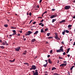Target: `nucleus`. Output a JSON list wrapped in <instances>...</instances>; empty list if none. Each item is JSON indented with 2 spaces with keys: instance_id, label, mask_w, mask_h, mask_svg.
<instances>
[{
  "instance_id": "393cba45",
  "label": "nucleus",
  "mask_w": 75,
  "mask_h": 75,
  "mask_svg": "<svg viewBox=\"0 0 75 75\" xmlns=\"http://www.w3.org/2000/svg\"><path fill=\"white\" fill-rule=\"evenodd\" d=\"M65 31L64 30V31L62 32V34H63V35H65Z\"/></svg>"
},
{
  "instance_id": "f8f14e48",
  "label": "nucleus",
  "mask_w": 75,
  "mask_h": 75,
  "mask_svg": "<svg viewBox=\"0 0 75 75\" xmlns=\"http://www.w3.org/2000/svg\"><path fill=\"white\" fill-rule=\"evenodd\" d=\"M48 62H49V63L50 64H52V61H51V59H49L48 60Z\"/></svg>"
},
{
  "instance_id": "49530a36",
  "label": "nucleus",
  "mask_w": 75,
  "mask_h": 75,
  "mask_svg": "<svg viewBox=\"0 0 75 75\" xmlns=\"http://www.w3.org/2000/svg\"><path fill=\"white\" fill-rule=\"evenodd\" d=\"M36 23V22L35 21L33 23V24H35Z\"/></svg>"
},
{
  "instance_id": "e2e57ef3",
  "label": "nucleus",
  "mask_w": 75,
  "mask_h": 75,
  "mask_svg": "<svg viewBox=\"0 0 75 75\" xmlns=\"http://www.w3.org/2000/svg\"><path fill=\"white\" fill-rule=\"evenodd\" d=\"M1 41V40H0V42H2V41Z\"/></svg>"
},
{
  "instance_id": "4468645a",
  "label": "nucleus",
  "mask_w": 75,
  "mask_h": 75,
  "mask_svg": "<svg viewBox=\"0 0 75 75\" xmlns=\"http://www.w3.org/2000/svg\"><path fill=\"white\" fill-rule=\"evenodd\" d=\"M14 61H15V59H14L13 60H9V62H13Z\"/></svg>"
},
{
  "instance_id": "f704fd0d",
  "label": "nucleus",
  "mask_w": 75,
  "mask_h": 75,
  "mask_svg": "<svg viewBox=\"0 0 75 75\" xmlns=\"http://www.w3.org/2000/svg\"><path fill=\"white\" fill-rule=\"evenodd\" d=\"M55 9H54V8H52V11H55Z\"/></svg>"
},
{
  "instance_id": "7c9ffc66",
  "label": "nucleus",
  "mask_w": 75,
  "mask_h": 75,
  "mask_svg": "<svg viewBox=\"0 0 75 75\" xmlns=\"http://www.w3.org/2000/svg\"><path fill=\"white\" fill-rule=\"evenodd\" d=\"M72 27V25H68V28H69V27Z\"/></svg>"
},
{
  "instance_id": "2f4dec72",
  "label": "nucleus",
  "mask_w": 75,
  "mask_h": 75,
  "mask_svg": "<svg viewBox=\"0 0 75 75\" xmlns=\"http://www.w3.org/2000/svg\"><path fill=\"white\" fill-rule=\"evenodd\" d=\"M47 65L46 64H44L43 65V67H47Z\"/></svg>"
},
{
  "instance_id": "39448f33",
  "label": "nucleus",
  "mask_w": 75,
  "mask_h": 75,
  "mask_svg": "<svg viewBox=\"0 0 75 75\" xmlns=\"http://www.w3.org/2000/svg\"><path fill=\"white\" fill-rule=\"evenodd\" d=\"M67 64V63L62 64L60 65V67H66Z\"/></svg>"
},
{
  "instance_id": "a18cd8bd",
  "label": "nucleus",
  "mask_w": 75,
  "mask_h": 75,
  "mask_svg": "<svg viewBox=\"0 0 75 75\" xmlns=\"http://www.w3.org/2000/svg\"><path fill=\"white\" fill-rule=\"evenodd\" d=\"M31 14H31V12H30V13H29V16H31Z\"/></svg>"
},
{
  "instance_id": "473e14b6",
  "label": "nucleus",
  "mask_w": 75,
  "mask_h": 75,
  "mask_svg": "<svg viewBox=\"0 0 75 75\" xmlns=\"http://www.w3.org/2000/svg\"><path fill=\"white\" fill-rule=\"evenodd\" d=\"M56 39H57V40H60V38H58V37L57 38H56Z\"/></svg>"
},
{
  "instance_id": "9b49d317",
  "label": "nucleus",
  "mask_w": 75,
  "mask_h": 75,
  "mask_svg": "<svg viewBox=\"0 0 75 75\" xmlns=\"http://www.w3.org/2000/svg\"><path fill=\"white\" fill-rule=\"evenodd\" d=\"M39 25H41L42 26V27H44V24H42V23H39Z\"/></svg>"
},
{
  "instance_id": "2eb2a0df",
  "label": "nucleus",
  "mask_w": 75,
  "mask_h": 75,
  "mask_svg": "<svg viewBox=\"0 0 75 75\" xmlns=\"http://www.w3.org/2000/svg\"><path fill=\"white\" fill-rule=\"evenodd\" d=\"M38 33V31H36L35 33H34V35H35L36 34H37Z\"/></svg>"
},
{
  "instance_id": "ea45409f",
  "label": "nucleus",
  "mask_w": 75,
  "mask_h": 75,
  "mask_svg": "<svg viewBox=\"0 0 75 75\" xmlns=\"http://www.w3.org/2000/svg\"><path fill=\"white\" fill-rule=\"evenodd\" d=\"M66 54V53H65V52H64L63 53V55H65Z\"/></svg>"
},
{
  "instance_id": "8fccbe9b",
  "label": "nucleus",
  "mask_w": 75,
  "mask_h": 75,
  "mask_svg": "<svg viewBox=\"0 0 75 75\" xmlns=\"http://www.w3.org/2000/svg\"><path fill=\"white\" fill-rule=\"evenodd\" d=\"M43 21H44V20L42 19L41 21H40V22H43Z\"/></svg>"
},
{
  "instance_id": "aec40b11",
  "label": "nucleus",
  "mask_w": 75,
  "mask_h": 75,
  "mask_svg": "<svg viewBox=\"0 0 75 75\" xmlns=\"http://www.w3.org/2000/svg\"><path fill=\"white\" fill-rule=\"evenodd\" d=\"M56 68L55 67H53L52 68V71H53V70H54V69H56Z\"/></svg>"
},
{
  "instance_id": "603ef678",
  "label": "nucleus",
  "mask_w": 75,
  "mask_h": 75,
  "mask_svg": "<svg viewBox=\"0 0 75 75\" xmlns=\"http://www.w3.org/2000/svg\"><path fill=\"white\" fill-rule=\"evenodd\" d=\"M59 60H57V64H59Z\"/></svg>"
},
{
  "instance_id": "a211bd4d",
  "label": "nucleus",
  "mask_w": 75,
  "mask_h": 75,
  "mask_svg": "<svg viewBox=\"0 0 75 75\" xmlns=\"http://www.w3.org/2000/svg\"><path fill=\"white\" fill-rule=\"evenodd\" d=\"M17 34V33L16 32L12 34V35H16L17 36L18 35H17V34Z\"/></svg>"
},
{
  "instance_id": "1a4fd4ad",
  "label": "nucleus",
  "mask_w": 75,
  "mask_h": 75,
  "mask_svg": "<svg viewBox=\"0 0 75 75\" xmlns=\"http://www.w3.org/2000/svg\"><path fill=\"white\" fill-rule=\"evenodd\" d=\"M65 20H63L62 21H60L59 23L61 24H62V23H65Z\"/></svg>"
},
{
  "instance_id": "4c0bfd02",
  "label": "nucleus",
  "mask_w": 75,
  "mask_h": 75,
  "mask_svg": "<svg viewBox=\"0 0 75 75\" xmlns=\"http://www.w3.org/2000/svg\"><path fill=\"white\" fill-rule=\"evenodd\" d=\"M24 64H25V65H28V63L27 62L24 63Z\"/></svg>"
},
{
  "instance_id": "6e6552de",
  "label": "nucleus",
  "mask_w": 75,
  "mask_h": 75,
  "mask_svg": "<svg viewBox=\"0 0 75 75\" xmlns=\"http://www.w3.org/2000/svg\"><path fill=\"white\" fill-rule=\"evenodd\" d=\"M54 37V38L55 39L58 37V33H55V36Z\"/></svg>"
},
{
  "instance_id": "09e8293b",
  "label": "nucleus",
  "mask_w": 75,
  "mask_h": 75,
  "mask_svg": "<svg viewBox=\"0 0 75 75\" xmlns=\"http://www.w3.org/2000/svg\"><path fill=\"white\" fill-rule=\"evenodd\" d=\"M49 57H50V55H47V57L49 58Z\"/></svg>"
},
{
  "instance_id": "f03ea898",
  "label": "nucleus",
  "mask_w": 75,
  "mask_h": 75,
  "mask_svg": "<svg viewBox=\"0 0 75 75\" xmlns=\"http://www.w3.org/2000/svg\"><path fill=\"white\" fill-rule=\"evenodd\" d=\"M35 72L34 71H32V72L33 74V75H38V72L37 69L35 70Z\"/></svg>"
},
{
  "instance_id": "c03bdc74",
  "label": "nucleus",
  "mask_w": 75,
  "mask_h": 75,
  "mask_svg": "<svg viewBox=\"0 0 75 75\" xmlns=\"http://www.w3.org/2000/svg\"><path fill=\"white\" fill-rule=\"evenodd\" d=\"M50 52V54H51V53H52V50H51Z\"/></svg>"
},
{
  "instance_id": "7ed1b4c3",
  "label": "nucleus",
  "mask_w": 75,
  "mask_h": 75,
  "mask_svg": "<svg viewBox=\"0 0 75 75\" xmlns=\"http://www.w3.org/2000/svg\"><path fill=\"white\" fill-rule=\"evenodd\" d=\"M32 68H30V70H32V69H33V70H35L37 69V67L35 66V65H33L32 66Z\"/></svg>"
},
{
  "instance_id": "13d9d810",
  "label": "nucleus",
  "mask_w": 75,
  "mask_h": 75,
  "mask_svg": "<svg viewBox=\"0 0 75 75\" xmlns=\"http://www.w3.org/2000/svg\"><path fill=\"white\" fill-rule=\"evenodd\" d=\"M64 63H67V62L66 61H64Z\"/></svg>"
},
{
  "instance_id": "0eeeda50",
  "label": "nucleus",
  "mask_w": 75,
  "mask_h": 75,
  "mask_svg": "<svg viewBox=\"0 0 75 75\" xmlns=\"http://www.w3.org/2000/svg\"><path fill=\"white\" fill-rule=\"evenodd\" d=\"M57 16V14L51 16L50 17V18H54V17H56Z\"/></svg>"
},
{
  "instance_id": "69168bd1",
  "label": "nucleus",
  "mask_w": 75,
  "mask_h": 75,
  "mask_svg": "<svg viewBox=\"0 0 75 75\" xmlns=\"http://www.w3.org/2000/svg\"><path fill=\"white\" fill-rule=\"evenodd\" d=\"M42 18V17H38V18Z\"/></svg>"
},
{
  "instance_id": "e433bc0d",
  "label": "nucleus",
  "mask_w": 75,
  "mask_h": 75,
  "mask_svg": "<svg viewBox=\"0 0 75 75\" xmlns=\"http://www.w3.org/2000/svg\"><path fill=\"white\" fill-rule=\"evenodd\" d=\"M48 30V28H46L45 29V30L46 32V31H47V30Z\"/></svg>"
},
{
  "instance_id": "ddd939ff",
  "label": "nucleus",
  "mask_w": 75,
  "mask_h": 75,
  "mask_svg": "<svg viewBox=\"0 0 75 75\" xmlns=\"http://www.w3.org/2000/svg\"><path fill=\"white\" fill-rule=\"evenodd\" d=\"M27 34L28 35H30L31 34V31H28L27 33Z\"/></svg>"
},
{
  "instance_id": "6ab92c4d",
  "label": "nucleus",
  "mask_w": 75,
  "mask_h": 75,
  "mask_svg": "<svg viewBox=\"0 0 75 75\" xmlns=\"http://www.w3.org/2000/svg\"><path fill=\"white\" fill-rule=\"evenodd\" d=\"M56 20H57L56 19H52V23H54V21H56Z\"/></svg>"
},
{
  "instance_id": "3c124183",
  "label": "nucleus",
  "mask_w": 75,
  "mask_h": 75,
  "mask_svg": "<svg viewBox=\"0 0 75 75\" xmlns=\"http://www.w3.org/2000/svg\"><path fill=\"white\" fill-rule=\"evenodd\" d=\"M42 1V0H40V1H39L40 3H41Z\"/></svg>"
},
{
  "instance_id": "338daca9",
  "label": "nucleus",
  "mask_w": 75,
  "mask_h": 75,
  "mask_svg": "<svg viewBox=\"0 0 75 75\" xmlns=\"http://www.w3.org/2000/svg\"><path fill=\"white\" fill-rule=\"evenodd\" d=\"M37 8H39V6H38V5H37Z\"/></svg>"
},
{
  "instance_id": "423d86ee",
  "label": "nucleus",
  "mask_w": 75,
  "mask_h": 75,
  "mask_svg": "<svg viewBox=\"0 0 75 75\" xmlns=\"http://www.w3.org/2000/svg\"><path fill=\"white\" fill-rule=\"evenodd\" d=\"M21 49V47H18L16 48H15V51H20V50Z\"/></svg>"
},
{
  "instance_id": "774afa93",
  "label": "nucleus",
  "mask_w": 75,
  "mask_h": 75,
  "mask_svg": "<svg viewBox=\"0 0 75 75\" xmlns=\"http://www.w3.org/2000/svg\"><path fill=\"white\" fill-rule=\"evenodd\" d=\"M45 75H48V74H45Z\"/></svg>"
},
{
  "instance_id": "bb28decb",
  "label": "nucleus",
  "mask_w": 75,
  "mask_h": 75,
  "mask_svg": "<svg viewBox=\"0 0 75 75\" xmlns=\"http://www.w3.org/2000/svg\"><path fill=\"white\" fill-rule=\"evenodd\" d=\"M4 26L5 27H8V25L7 24H5Z\"/></svg>"
},
{
  "instance_id": "680f3d73",
  "label": "nucleus",
  "mask_w": 75,
  "mask_h": 75,
  "mask_svg": "<svg viewBox=\"0 0 75 75\" xmlns=\"http://www.w3.org/2000/svg\"><path fill=\"white\" fill-rule=\"evenodd\" d=\"M73 45H75V42H74V43L73 44Z\"/></svg>"
},
{
  "instance_id": "cd10ccee",
  "label": "nucleus",
  "mask_w": 75,
  "mask_h": 75,
  "mask_svg": "<svg viewBox=\"0 0 75 75\" xmlns=\"http://www.w3.org/2000/svg\"><path fill=\"white\" fill-rule=\"evenodd\" d=\"M53 75H59V74H58L57 73H55L53 74Z\"/></svg>"
},
{
  "instance_id": "58836bf2",
  "label": "nucleus",
  "mask_w": 75,
  "mask_h": 75,
  "mask_svg": "<svg viewBox=\"0 0 75 75\" xmlns=\"http://www.w3.org/2000/svg\"><path fill=\"white\" fill-rule=\"evenodd\" d=\"M47 13V11H45V12H44L43 13V14H44L45 13Z\"/></svg>"
},
{
  "instance_id": "6e6d98bb",
  "label": "nucleus",
  "mask_w": 75,
  "mask_h": 75,
  "mask_svg": "<svg viewBox=\"0 0 75 75\" xmlns=\"http://www.w3.org/2000/svg\"><path fill=\"white\" fill-rule=\"evenodd\" d=\"M68 57H70V55L69 54H68V55H67Z\"/></svg>"
},
{
  "instance_id": "4d7b16f0",
  "label": "nucleus",
  "mask_w": 75,
  "mask_h": 75,
  "mask_svg": "<svg viewBox=\"0 0 75 75\" xmlns=\"http://www.w3.org/2000/svg\"><path fill=\"white\" fill-rule=\"evenodd\" d=\"M73 18H75V15L73 17Z\"/></svg>"
},
{
  "instance_id": "412c9836",
  "label": "nucleus",
  "mask_w": 75,
  "mask_h": 75,
  "mask_svg": "<svg viewBox=\"0 0 75 75\" xmlns=\"http://www.w3.org/2000/svg\"><path fill=\"white\" fill-rule=\"evenodd\" d=\"M65 33H69V31L67 30H65Z\"/></svg>"
},
{
  "instance_id": "0e129e2a",
  "label": "nucleus",
  "mask_w": 75,
  "mask_h": 75,
  "mask_svg": "<svg viewBox=\"0 0 75 75\" xmlns=\"http://www.w3.org/2000/svg\"><path fill=\"white\" fill-rule=\"evenodd\" d=\"M46 44H48V42H46Z\"/></svg>"
},
{
  "instance_id": "f3484780",
  "label": "nucleus",
  "mask_w": 75,
  "mask_h": 75,
  "mask_svg": "<svg viewBox=\"0 0 75 75\" xmlns=\"http://www.w3.org/2000/svg\"><path fill=\"white\" fill-rule=\"evenodd\" d=\"M35 41V39H32L31 40V41L32 42H34V41Z\"/></svg>"
},
{
  "instance_id": "5701e85b",
  "label": "nucleus",
  "mask_w": 75,
  "mask_h": 75,
  "mask_svg": "<svg viewBox=\"0 0 75 75\" xmlns=\"http://www.w3.org/2000/svg\"><path fill=\"white\" fill-rule=\"evenodd\" d=\"M41 33H45V31H44L43 29H41Z\"/></svg>"
},
{
  "instance_id": "864d4df0",
  "label": "nucleus",
  "mask_w": 75,
  "mask_h": 75,
  "mask_svg": "<svg viewBox=\"0 0 75 75\" xmlns=\"http://www.w3.org/2000/svg\"><path fill=\"white\" fill-rule=\"evenodd\" d=\"M12 35H10L9 37H11V36H12Z\"/></svg>"
},
{
  "instance_id": "dca6fc26",
  "label": "nucleus",
  "mask_w": 75,
  "mask_h": 75,
  "mask_svg": "<svg viewBox=\"0 0 75 75\" xmlns=\"http://www.w3.org/2000/svg\"><path fill=\"white\" fill-rule=\"evenodd\" d=\"M69 50H70V48H69L67 49V50L66 52L67 54H68V52H69Z\"/></svg>"
},
{
  "instance_id": "c756f323",
  "label": "nucleus",
  "mask_w": 75,
  "mask_h": 75,
  "mask_svg": "<svg viewBox=\"0 0 75 75\" xmlns=\"http://www.w3.org/2000/svg\"><path fill=\"white\" fill-rule=\"evenodd\" d=\"M50 33H47V36H48V37H49V36H50Z\"/></svg>"
},
{
  "instance_id": "c9c22d12",
  "label": "nucleus",
  "mask_w": 75,
  "mask_h": 75,
  "mask_svg": "<svg viewBox=\"0 0 75 75\" xmlns=\"http://www.w3.org/2000/svg\"><path fill=\"white\" fill-rule=\"evenodd\" d=\"M2 44L3 45H5V43H4V42H2Z\"/></svg>"
},
{
  "instance_id": "052dcab7",
  "label": "nucleus",
  "mask_w": 75,
  "mask_h": 75,
  "mask_svg": "<svg viewBox=\"0 0 75 75\" xmlns=\"http://www.w3.org/2000/svg\"><path fill=\"white\" fill-rule=\"evenodd\" d=\"M17 35H18L19 36H20V34H18Z\"/></svg>"
},
{
  "instance_id": "f257e3e1",
  "label": "nucleus",
  "mask_w": 75,
  "mask_h": 75,
  "mask_svg": "<svg viewBox=\"0 0 75 75\" xmlns=\"http://www.w3.org/2000/svg\"><path fill=\"white\" fill-rule=\"evenodd\" d=\"M60 48L59 50H57V52H64V49H63V47L61 46L60 47Z\"/></svg>"
},
{
  "instance_id": "b1692460",
  "label": "nucleus",
  "mask_w": 75,
  "mask_h": 75,
  "mask_svg": "<svg viewBox=\"0 0 75 75\" xmlns=\"http://www.w3.org/2000/svg\"><path fill=\"white\" fill-rule=\"evenodd\" d=\"M74 67H75L74 66H72L70 68V70H72V69H73V68H74Z\"/></svg>"
},
{
  "instance_id": "bf43d9fd",
  "label": "nucleus",
  "mask_w": 75,
  "mask_h": 75,
  "mask_svg": "<svg viewBox=\"0 0 75 75\" xmlns=\"http://www.w3.org/2000/svg\"><path fill=\"white\" fill-rule=\"evenodd\" d=\"M25 35H26V36H27V35H28V34H25Z\"/></svg>"
},
{
  "instance_id": "37998d69",
  "label": "nucleus",
  "mask_w": 75,
  "mask_h": 75,
  "mask_svg": "<svg viewBox=\"0 0 75 75\" xmlns=\"http://www.w3.org/2000/svg\"><path fill=\"white\" fill-rule=\"evenodd\" d=\"M11 28H13V29H15V28H14L13 27H11Z\"/></svg>"
},
{
  "instance_id": "de8ad7c7",
  "label": "nucleus",
  "mask_w": 75,
  "mask_h": 75,
  "mask_svg": "<svg viewBox=\"0 0 75 75\" xmlns=\"http://www.w3.org/2000/svg\"><path fill=\"white\" fill-rule=\"evenodd\" d=\"M19 32H20L21 33H23V32H22V30H21L20 31V30L19 31Z\"/></svg>"
},
{
  "instance_id": "72a5a7b5",
  "label": "nucleus",
  "mask_w": 75,
  "mask_h": 75,
  "mask_svg": "<svg viewBox=\"0 0 75 75\" xmlns=\"http://www.w3.org/2000/svg\"><path fill=\"white\" fill-rule=\"evenodd\" d=\"M13 32V33H16V30H12Z\"/></svg>"
},
{
  "instance_id": "a878e982",
  "label": "nucleus",
  "mask_w": 75,
  "mask_h": 75,
  "mask_svg": "<svg viewBox=\"0 0 75 75\" xmlns=\"http://www.w3.org/2000/svg\"><path fill=\"white\" fill-rule=\"evenodd\" d=\"M0 47L1 48H2V49H4V47L3 46H1Z\"/></svg>"
},
{
  "instance_id": "5fc2aeb1",
  "label": "nucleus",
  "mask_w": 75,
  "mask_h": 75,
  "mask_svg": "<svg viewBox=\"0 0 75 75\" xmlns=\"http://www.w3.org/2000/svg\"><path fill=\"white\" fill-rule=\"evenodd\" d=\"M28 11L27 12V15H28Z\"/></svg>"
},
{
  "instance_id": "20e7f679",
  "label": "nucleus",
  "mask_w": 75,
  "mask_h": 75,
  "mask_svg": "<svg viewBox=\"0 0 75 75\" xmlns=\"http://www.w3.org/2000/svg\"><path fill=\"white\" fill-rule=\"evenodd\" d=\"M71 8V6H66L65 7L64 9L65 10H69Z\"/></svg>"
},
{
  "instance_id": "9d476101",
  "label": "nucleus",
  "mask_w": 75,
  "mask_h": 75,
  "mask_svg": "<svg viewBox=\"0 0 75 75\" xmlns=\"http://www.w3.org/2000/svg\"><path fill=\"white\" fill-rule=\"evenodd\" d=\"M26 53H27V51H23V52L22 53V54H23V55H25L26 54Z\"/></svg>"
},
{
  "instance_id": "a19ab883",
  "label": "nucleus",
  "mask_w": 75,
  "mask_h": 75,
  "mask_svg": "<svg viewBox=\"0 0 75 75\" xmlns=\"http://www.w3.org/2000/svg\"><path fill=\"white\" fill-rule=\"evenodd\" d=\"M59 59H63V58H62V57H59Z\"/></svg>"
},
{
  "instance_id": "c85d7f7f",
  "label": "nucleus",
  "mask_w": 75,
  "mask_h": 75,
  "mask_svg": "<svg viewBox=\"0 0 75 75\" xmlns=\"http://www.w3.org/2000/svg\"><path fill=\"white\" fill-rule=\"evenodd\" d=\"M48 39H51L52 38V37H48Z\"/></svg>"
},
{
  "instance_id": "79ce46f5",
  "label": "nucleus",
  "mask_w": 75,
  "mask_h": 75,
  "mask_svg": "<svg viewBox=\"0 0 75 75\" xmlns=\"http://www.w3.org/2000/svg\"><path fill=\"white\" fill-rule=\"evenodd\" d=\"M33 21V20H32L30 21V22H29V24H30Z\"/></svg>"
},
{
  "instance_id": "4be33fe9",
  "label": "nucleus",
  "mask_w": 75,
  "mask_h": 75,
  "mask_svg": "<svg viewBox=\"0 0 75 75\" xmlns=\"http://www.w3.org/2000/svg\"><path fill=\"white\" fill-rule=\"evenodd\" d=\"M5 43L6 44V45H8V44L7 42V41H5Z\"/></svg>"
}]
</instances>
